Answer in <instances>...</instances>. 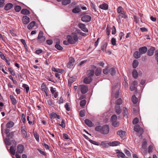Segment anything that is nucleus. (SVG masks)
Masks as SVG:
<instances>
[{"mask_svg":"<svg viewBox=\"0 0 158 158\" xmlns=\"http://www.w3.org/2000/svg\"><path fill=\"white\" fill-rule=\"evenodd\" d=\"M55 47L56 48L59 50H62L63 49V48L58 44H56L55 45Z\"/></svg>","mask_w":158,"mask_h":158,"instance_id":"nucleus-58","label":"nucleus"},{"mask_svg":"<svg viewBox=\"0 0 158 158\" xmlns=\"http://www.w3.org/2000/svg\"><path fill=\"white\" fill-rule=\"evenodd\" d=\"M51 116L55 118H60V116L54 112H52L51 114Z\"/></svg>","mask_w":158,"mask_h":158,"instance_id":"nucleus-45","label":"nucleus"},{"mask_svg":"<svg viewBox=\"0 0 158 158\" xmlns=\"http://www.w3.org/2000/svg\"><path fill=\"white\" fill-rule=\"evenodd\" d=\"M22 86L25 88L27 93H28L29 89V87L27 86V85L24 84Z\"/></svg>","mask_w":158,"mask_h":158,"instance_id":"nucleus-52","label":"nucleus"},{"mask_svg":"<svg viewBox=\"0 0 158 158\" xmlns=\"http://www.w3.org/2000/svg\"><path fill=\"white\" fill-rule=\"evenodd\" d=\"M95 130L96 131L99 132L102 134L106 135L109 133L110 128L108 125H105L103 126H97L95 128Z\"/></svg>","mask_w":158,"mask_h":158,"instance_id":"nucleus-1","label":"nucleus"},{"mask_svg":"<svg viewBox=\"0 0 158 158\" xmlns=\"http://www.w3.org/2000/svg\"><path fill=\"white\" fill-rule=\"evenodd\" d=\"M85 123L88 126L93 127L94 126V124L92 122L88 119H86L85 120Z\"/></svg>","mask_w":158,"mask_h":158,"instance_id":"nucleus-23","label":"nucleus"},{"mask_svg":"<svg viewBox=\"0 0 158 158\" xmlns=\"http://www.w3.org/2000/svg\"><path fill=\"white\" fill-rule=\"evenodd\" d=\"M110 28L108 25H107L106 28V33L107 35L109 36L110 34Z\"/></svg>","mask_w":158,"mask_h":158,"instance_id":"nucleus-51","label":"nucleus"},{"mask_svg":"<svg viewBox=\"0 0 158 158\" xmlns=\"http://www.w3.org/2000/svg\"><path fill=\"white\" fill-rule=\"evenodd\" d=\"M122 101L121 98H119L115 102V103L117 105H120L122 103Z\"/></svg>","mask_w":158,"mask_h":158,"instance_id":"nucleus-54","label":"nucleus"},{"mask_svg":"<svg viewBox=\"0 0 158 158\" xmlns=\"http://www.w3.org/2000/svg\"><path fill=\"white\" fill-rule=\"evenodd\" d=\"M78 27L81 30L85 32H88V29L86 27L85 25L82 23H79L78 25Z\"/></svg>","mask_w":158,"mask_h":158,"instance_id":"nucleus-8","label":"nucleus"},{"mask_svg":"<svg viewBox=\"0 0 158 158\" xmlns=\"http://www.w3.org/2000/svg\"><path fill=\"white\" fill-rule=\"evenodd\" d=\"M134 130L135 131L139 132L141 134L143 133V129L140 127V126L139 125H136L134 127Z\"/></svg>","mask_w":158,"mask_h":158,"instance_id":"nucleus-9","label":"nucleus"},{"mask_svg":"<svg viewBox=\"0 0 158 158\" xmlns=\"http://www.w3.org/2000/svg\"><path fill=\"white\" fill-rule=\"evenodd\" d=\"M125 132L123 131H118L117 132V134L119 135L121 138L124 139L125 136Z\"/></svg>","mask_w":158,"mask_h":158,"instance_id":"nucleus-19","label":"nucleus"},{"mask_svg":"<svg viewBox=\"0 0 158 158\" xmlns=\"http://www.w3.org/2000/svg\"><path fill=\"white\" fill-rule=\"evenodd\" d=\"M76 79V77L75 76H73L70 77L68 80V82L69 83H72L75 81Z\"/></svg>","mask_w":158,"mask_h":158,"instance_id":"nucleus-33","label":"nucleus"},{"mask_svg":"<svg viewBox=\"0 0 158 158\" xmlns=\"http://www.w3.org/2000/svg\"><path fill=\"white\" fill-rule=\"evenodd\" d=\"M8 70L10 72V74L13 76H15V71L11 68H9L8 69Z\"/></svg>","mask_w":158,"mask_h":158,"instance_id":"nucleus-53","label":"nucleus"},{"mask_svg":"<svg viewBox=\"0 0 158 158\" xmlns=\"http://www.w3.org/2000/svg\"><path fill=\"white\" fill-rule=\"evenodd\" d=\"M155 56L156 60L157 61V63L158 64V50L156 51Z\"/></svg>","mask_w":158,"mask_h":158,"instance_id":"nucleus-55","label":"nucleus"},{"mask_svg":"<svg viewBox=\"0 0 158 158\" xmlns=\"http://www.w3.org/2000/svg\"><path fill=\"white\" fill-rule=\"evenodd\" d=\"M139 51L141 55L147 52V48L145 46L140 47L139 49Z\"/></svg>","mask_w":158,"mask_h":158,"instance_id":"nucleus-12","label":"nucleus"},{"mask_svg":"<svg viewBox=\"0 0 158 158\" xmlns=\"http://www.w3.org/2000/svg\"><path fill=\"white\" fill-rule=\"evenodd\" d=\"M155 49L154 47H152L149 49L147 52V55L148 56H151L153 55Z\"/></svg>","mask_w":158,"mask_h":158,"instance_id":"nucleus-14","label":"nucleus"},{"mask_svg":"<svg viewBox=\"0 0 158 158\" xmlns=\"http://www.w3.org/2000/svg\"><path fill=\"white\" fill-rule=\"evenodd\" d=\"M147 146V142L146 141H144L142 143V147L143 149H145Z\"/></svg>","mask_w":158,"mask_h":158,"instance_id":"nucleus-59","label":"nucleus"},{"mask_svg":"<svg viewBox=\"0 0 158 158\" xmlns=\"http://www.w3.org/2000/svg\"><path fill=\"white\" fill-rule=\"evenodd\" d=\"M10 99L11 101L12 104L15 105L17 103V101L15 98L13 96L10 95Z\"/></svg>","mask_w":158,"mask_h":158,"instance_id":"nucleus-24","label":"nucleus"},{"mask_svg":"<svg viewBox=\"0 0 158 158\" xmlns=\"http://www.w3.org/2000/svg\"><path fill=\"white\" fill-rule=\"evenodd\" d=\"M111 119L112 122L117 120V116L115 114L111 116Z\"/></svg>","mask_w":158,"mask_h":158,"instance_id":"nucleus-47","label":"nucleus"},{"mask_svg":"<svg viewBox=\"0 0 158 158\" xmlns=\"http://www.w3.org/2000/svg\"><path fill=\"white\" fill-rule=\"evenodd\" d=\"M65 108L66 110L68 111H69L70 110V108L69 107V103H66L65 105Z\"/></svg>","mask_w":158,"mask_h":158,"instance_id":"nucleus-63","label":"nucleus"},{"mask_svg":"<svg viewBox=\"0 0 158 158\" xmlns=\"http://www.w3.org/2000/svg\"><path fill=\"white\" fill-rule=\"evenodd\" d=\"M141 55L139 51H136L134 53L133 56L135 59H138L140 57Z\"/></svg>","mask_w":158,"mask_h":158,"instance_id":"nucleus-25","label":"nucleus"},{"mask_svg":"<svg viewBox=\"0 0 158 158\" xmlns=\"http://www.w3.org/2000/svg\"><path fill=\"white\" fill-rule=\"evenodd\" d=\"M81 7L79 5H77L72 10V12L74 14H77L81 12Z\"/></svg>","mask_w":158,"mask_h":158,"instance_id":"nucleus-11","label":"nucleus"},{"mask_svg":"<svg viewBox=\"0 0 158 158\" xmlns=\"http://www.w3.org/2000/svg\"><path fill=\"white\" fill-rule=\"evenodd\" d=\"M24 149V146L22 144H19L17 146L16 153L21 154L23 153Z\"/></svg>","mask_w":158,"mask_h":158,"instance_id":"nucleus-5","label":"nucleus"},{"mask_svg":"<svg viewBox=\"0 0 158 158\" xmlns=\"http://www.w3.org/2000/svg\"><path fill=\"white\" fill-rule=\"evenodd\" d=\"M103 73L105 74H107L109 73V69L108 68L104 69L103 71Z\"/></svg>","mask_w":158,"mask_h":158,"instance_id":"nucleus-61","label":"nucleus"},{"mask_svg":"<svg viewBox=\"0 0 158 158\" xmlns=\"http://www.w3.org/2000/svg\"><path fill=\"white\" fill-rule=\"evenodd\" d=\"M4 142L6 145H10L11 144V142L9 138H6L4 140Z\"/></svg>","mask_w":158,"mask_h":158,"instance_id":"nucleus-34","label":"nucleus"},{"mask_svg":"<svg viewBox=\"0 0 158 158\" xmlns=\"http://www.w3.org/2000/svg\"><path fill=\"white\" fill-rule=\"evenodd\" d=\"M46 87V86L45 84L44 83L42 84L41 85V89L42 91H47Z\"/></svg>","mask_w":158,"mask_h":158,"instance_id":"nucleus-44","label":"nucleus"},{"mask_svg":"<svg viewBox=\"0 0 158 158\" xmlns=\"http://www.w3.org/2000/svg\"><path fill=\"white\" fill-rule=\"evenodd\" d=\"M117 12L119 14H121L123 15L122 18H126L127 16L126 12L124 11V9L121 6H120L117 8Z\"/></svg>","mask_w":158,"mask_h":158,"instance_id":"nucleus-3","label":"nucleus"},{"mask_svg":"<svg viewBox=\"0 0 158 158\" xmlns=\"http://www.w3.org/2000/svg\"><path fill=\"white\" fill-rule=\"evenodd\" d=\"M50 91L52 94L54 96L55 98H57L58 96V92L56 91L55 88H54L52 87H50Z\"/></svg>","mask_w":158,"mask_h":158,"instance_id":"nucleus-10","label":"nucleus"},{"mask_svg":"<svg viewBox=\"0 0 158 158\" xmlns=\"http://www.w3.org/2000/svg\"><path fill=\"white\" fill-rule=\"evenodd\" d=\"M91 20V17L88 15H85L81 18V20L85 23L89 22Z\"/></svg>","mask_w":158,"mask_h":158,"instance_id":"nucleus-6","label":"nucleus"},{"mask_svg":"<svg viewBox=\"0 0 158 158\" xmlns=\"http://www.w3.org/2000/svg\"><path fill=\"white\" fill-rule=\"evenodd\" d=\"M59 125L60 126L64 128L65 127V124L64 123V119H62L61 123H58Z\"/></svg>","mask_w":158,"mask_h":158,"instance_id":"nucleus-46","label":"nucleus"},{"mask_svg":"<svg viewBox=\"0 0 158 158\" xmlns=\"http://www.w3.org/2000/svg\"><path fill=\"white\" fill-rule=\"evenodd\" d=\"M101 146H102L104 148H108L109 146V143H107L106 141H102L100 143Z\"/></svg>","mask_w":158,"mask_h":158,"instance_id":"nucleus-20","label":"nucleus"},{"mask_svg":"<svg viewBox=\"0 0 158 158\" xmlns=\"http://www.w3.org/2000/svg\"><path fill=\"white\" fill-rule=\"evenodd\" d=\"M138 64H139L138 61L137 60H134L133 62V63H132L133 68L134 69L136 68L138 66Z\"/></svg>","mask_w":158,"mask_h":158,"instance_id":"nucleus-32","label":"nucleus"},{"mask_svg":"<svg viewBox=\"0 0 158 158\" xmlns=\"http://www.w3.org/2000/svg\"><path fill=\"white\" fill-rule=\"evenodd\" d=\"M45 40H46L45 37H43V38L42 37L40 39H38V42L39 43H44L45 41Z\"/></svg>","mask_w":158,"mask_h":158,"instance_id":"nucleus-57","label":"nucleus"},{"mask_svg":"<svg viewBox=\"0 0 158 158\" xmlns=\"http://www.w3.org/2000/svg\"><path fill=\"white\" fill-rule=\"evenodd\" d=\"M132 75L133 77L135 79L137 78L138 77V73L137 71L135 69H134L132 72Z\"/></svg>","mask_w":158,"mask_h":158,"instance_id":"nucleus-36","label":"nucleus"},{"mask_svg":"<svg viewBox=\"0 0 158 158\" xmlns=\"http://www.w3.org/2000/svg\"><path fill=\"white\" fill-rule=\"evenodd\" d=\"M101 72V69H97L95 71V74L96 76L100 75Z\"/></svg>","mask_w":158,"mask_h":158,"instance_id":"nucleus-41","label":"nucleus"},{"mask_svg":"<svg viewBox=\"0 0 158 158\" xmlns=\"http://www.w3.org/2000/svg\"><path fill=\"white\" fill-rule=\"evenodd\" d=\"M112 125L114 127H117L119 125V123L117 120L112 122Z\"/></svg>","mask_w":158,"mask_h":158,"instance_id":"nucleus-56","label":"nucleus"},{"mask_svg":"<svg viewBox=\"0 0 158 158\" xmlns=\"http://www.w3.org/2000/svg\"><path fill=\"white\" fill-rule=\"evenodd\" d=\"M131 100L132 102L134 104H136L137 103L138 100V98L135 97V95H133L131 98Z\"/></svg>","mask_w":158,"mask_h":158,"instance_id":"nucleus-38","label":"nucleus"},{"mask_svg":"<svg viewBox=\"0 0 158 158\" xmlns=\"http://www.w3.org/2000/svg\"><path fill=\"white\" fill-rule=\"evenodd\" d=\"M120 143L118 141H113L109 142V146H116L119 145Z\"/></svg>","mask_w":158,"mask_h":158,"instance_id":"nucleus-21","label":"nucleus"},{"mask_svg":"<svg viewBox=\"0 0 158 158\" xmlns=\"http://www.w3.org/2000/svg\"><path fill=\"white\" fill-rule=\"evenodd\" d=\"M92 78L90 76L85 77L83 81V82L86 84H89L92 81Z\"/></svg>","mask_w":158,"mask_h":158,"instance_id":"nucleus-13","label":"nucleus"},{"mask_svg":"<svg viewBox=\"0 0 158 158\" xmlns=\"http://www.w3.org/2000/svg\"><path fill=\"white\" fill-rule=\"evenodd\" d=\"M14 125V123L12 121H9L7 123L6 125V128H10L12 127Z\"/></svg>","mask_w":158,"mask_h":158,"instance_id":"nucleus-29","label":"nucleus"},{"mask_svg":"<svg viewBox=\"0 0 158 158\" xmlns=\"http://www.w3.org/2000/svg\"><path fill=\"white\" fill-rule=\"evenodd\" d=\"M70 2V0H63L62 1V4L63 5L65 6L69 4Z\"/></svg>","mask_w":158,"mask_h":158,"instance_id":"nucleus-37","label":"nucleus"},{"mask_svg":"<svg viewBox=\"0 0 158 158\" xmlns=\"http://www.w3.org/2000/svg\"><path fill=\"white\" fill-rule=\"evenodd\" d=\"M88 73L89 76H90L91 77L94 75V70H90L88 71Z\"/></svg>","mask_w":158,"mask_h":158,"instance_id":"nucleus-39","label":"nucleus"},{"mask_svg":"<svg viewBox=\"0 0 158 158\" xmlns=\"http://www.w3.org/2000/svg\"><path fill=\"white\" fill-rule=\"evenodd\" d=\"M23 23L24 24H28L30 22V18L27 16H23L22 18Z\"/></svg>","mask_w":158,"mask_h":158,"instance_id":"nucleus-15","label":"nucleus"},{"mask_svg":"<svg viewBox=\"0 0 158 158\" xmlns=\"http://www.w3.org/2000/svg\"><path fill=\"white\" fill-rule=\"evenodd\" d=\"M115 111L118 114H119L122 111V109L119 106H116L115 107Z\"/></svg>","mask_w":158,"mask_h":158,"instance_id":"nucleus-31","label":"nucleus"},{"mask_svg":"<svg viewBox=\"0 0 158 158\" xmlns=\"http://www.w3.org/2000/svg\"><path fill=\"white\" fill-rule=\"evenodd\" d=\"M109 73L112 76L114 75L116 73V70L114 68H111L109 69Z\"/></svg>","mask_w":158,"mask_h":158,"instance_id":"nucleus-30","label":"nucleus"},{"mask_svg":"<svg viewBox=\"0 0 158 158\" xmlns=\"http://www.w3.org/2000/svg\"><path fill=\"white\" fill-rule=\"evenodd\" d=\"M117 152L116 153L117 154V156L118 158L120 157H122L123 158H126L125 156L124 153L120 152L119 150H117Z\"/></svg>","mask_w":158,"mask_h":158,"instance_id":"nucleus-18","label":"nucleus"},{"mask_svg":"<svg viewBox=\"0 0 158 158\" xmlns=\"http://www.w3.org/2000/svg\"><path fill=\"white\" fill-rule=\"evenodd\" d=\"M81 92L82 94H85L86 93L88 90V88L87 85H80L79 86Z\"/></svg>","mask_w":158,"mask_h":158,"instance_id":"nucleus-4","label":"nucleus"},{"mask_svg":"<svg viewBox=\"0 0 158 158\" xmlns=\"http://www.w3.org/2000/svg\"><path fill=\"white\" fill-rule=\"evenodd\" d=\"M14 9H15V11L16 12H19L20 10L21 9V8L20 6L18 5V6H16L15 7Z\"/></svg>","mask_w":158,"mask_h":158,"instance_id":"nucleus-48","label":"nucleus"},{"mask_svg":"<svg viewBox=\"0 0 158 158\" xmlns=\"http://www.w3.org/2000/svg\"><path fill=\"white\" fill-rule=\"evenodd\" d=\"M86 103V101L85 100H82L80 102V105L81 107H83L85 106Z\"/></svg>","mask_w":158,"mask_h":158,"instance_id":"nucleus-49","label":"nucleus"},{"mask_svg":"<svg viewBox=\"0 0 158 158\" xmlns=\"http://www.w3.org/2000/svg\"><path fill=\"white\" fill-rule=\"evenodd\" d=\"M123 114L124 116L127 115L128 111L127 109L125 107H124L123 109Z\"/></svg>","mask_w":158,"mask_h":158,"instance_id":"nucleus-40","label":"nucleus"},{"mask_svg":"<svg viewBox=\"0 0 158 158\" xmlns=\"http://www.w3.org/2000/svg\"><path fill=\"white\" fill-rule=\"evenodd\" d=\"M6 137L10 139V138L12 139L13 137V133L12 132L8 133L7 134H6Z\"/></svg>","mask_w":158,"mask_h":158,"instance_id":"nucleus-50","label":"nucleus"},{"mask_svg":"<svg viewBox=\"0 0 158 158\" xmlns=\"http://www.w3.org/2000/svg\"><path fill=\"white\" fill-rule=\"evenodd\" d=\"M99 7L102 9L106 10L108 9V5L106 3H103L99 5Z\"/></svg>","mask_w":158,"mask_h":158,"instance_id":"nucleus-17","label":"nucleus"},{"mask_svg":"<svg viewBox=\"0 0 158 158\" xmlns=\"http://www.w3.org/2000/svg\"><path fill=\"white\" fill-rule=\"evenodd\" d=\"M139 121V119L137 118H135L133 120L132 123L134 124H136Z\"/></svg>","mask_w":158,"mask_h":158,"instance_id":"nucleus-60","label":"nucleus"},{"mask_svg":"<svg viewBox=\"0 0 158 158\" xmlns=\"http://www.w3.org/2000/svg\"><path fill=\"white\" fill-rule=\"evenodd\" d=\"M21 13L22 14L28 15L30 14V12L29 10L27 9H23L21 11Z\"/></svg>","mask_w":158,"mask_h":158,"instance_id":"nucleus-28","label":"nucleus"},{"mask_svg":"<svg viewBox=\"0 0 158 158\" xmlns=\"http://www.w3.org/2000/svg\"><path fill=\"white\" fill-rule=\"evenodd\" d=\"M35 21L31 22L27 26V28L30 30L35 25Z\"/></svg>","mask_w":158,"mask_h":158,"instance_id":"nucleus-27","label":"nucleus"},{"mask_svg":"<svg viewBox=\"0 0 158 158\" xmlns=\"http://www.w3.org/2000/svg\"><path fill=\"white\" fill-rule=\"evenodd\" d=\"M48 104L50 106H52L54 104L52 99H50L47 101Z\"/></svg>","mask_w":158,"mask_h":158,"instance_id":"nucleus-64","label":"nucleus"},{"mask_svg":"<svg viewBox=\"0 0 158 158\" xmlns=\"http://www.w3.org/2000/svg\"><path fill=\"white\" fill-rule=\"evenodd\" d=\"M13 6V5L11 3H8L6 4L4 7V9L6 10H8L11 8Z\"/></svg>","mask_w":158,"mask_h":158,"instance_id":"nucleus-22","label":"nucleus"},{"mask_svg":"<svg viewBox=\"0 0 158 158\" xmlns=\"http://www.w3.org/2000/svg\"><path fill=\"white\" fill-rule=\"evenodd\" d=\"M33 134L36 140L38 142H39L40 139L39 135L37 133V132L34 131H33Z\"/></svg>","mask_w":158,"mask_h":158,"instance_id":"nucleus-26","label":"nucleus"},{"mask_svg":"<svg viewBox=\"0 0 158 158\" xmlns=\"http://www.w3.org/2000/svg\"><path fill=\"white\" fill-rule=\"evenodd\" d=\"M75 60L73 57H70L69 58V62L67 64V67L68 68H71L74 64Z\"/></svg>","mask_w":158,"mask_h":158,"instance_id":"nucleus-7","label":"nucleus"},{"mask_svg":"<svg viewBox=\"0 0 158 158\" xmlns=\"http://www.w3.org/2000/svg\"><path fill=\"white\" fill-rule=\"evenodd\" d=\"M15 149L16 148L15 146L12 145L10 147L9 150V152L11 155H15Z\"/></svg>","mask_w":158,"mask_h":158,"instance_id":"nucleus-16","label":"nucleus"},{"mask_svg":"<svg viewBox=\"0 0 158 158\" xmlns=\"http://www.w3.org/2000/svg\"><path fill=\"white\" fill-rule=\"evenodd\" d=\"M21 131L23 137L26 138H27L28 137L27 136V132L25 129H21Z\"/></svg>","mask_w":158,"mask_h":158,"instance_id":"nucleus-35","label":"nucleus"},{"mask_svg":"<svg viewBox=\"0 0 158 158\" xmlns=\"http://www.w3.org/2000/svg\"><path fill=\"white\" fill-rule=\"evenodd\" d=\"M81 117H83L85 116V111L84 110H81L79 113Z\"/></svg>","mask_w":158,"mask_h":158,"instance_id":"nucleus-62","label":"nucleus"},{"mask_svg":"<svg viewBox=\"0 0 158 158\" xmlns=\"http://www.w3.org/2000/svg\"><path fill=\"white\" fill-rule=\"evenodd\" d=\"M107 46V43H104L103 45L101 47V49L103 52L106 51V49Z\"/></svg>","mask_w":158,"mask_h":158,"instance_id":"nucleus-43","label":"nucleus"},{"mask_svg":"<svg viewBox=\"0 0 158 158\" xmlns=\"http://www.w3.org/2000/svg\"><path fill=\"white\" fill-rule=\"evenodd\" d=\"M67 39L69 43L72 44L75 43L78 40L77 35L75 33H72V35H68Z\"/></svg>","mask_w":158,"mask_h":158,"instance_id":"nucleus-2","label":"nucleus"},{"mask_svg":"<svg viewBox=\"0 0 158 158\" xmlns=\"http://www.w3.org/2000/svg\"><path fill=\"white\" fill-rule=\"evenodd\" d=\"M44 33L42 31H40L39 34V35L38 37V39H40L42 37H45L43 35Z\"/></svg>","mask_w":158,"mask_h":158,"instance_id":"nucleus-42","label":"nucleus"}]
</instances>
